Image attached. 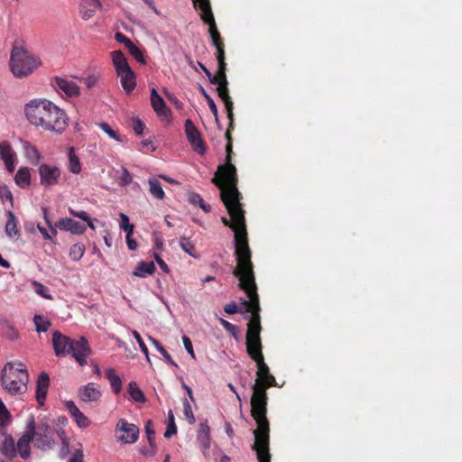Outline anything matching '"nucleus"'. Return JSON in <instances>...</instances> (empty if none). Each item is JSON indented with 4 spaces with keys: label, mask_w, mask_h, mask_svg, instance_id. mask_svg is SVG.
I'll return each instance as SVG.
<instances>
[{
    "label": "nucleus",
    "mask_w": 462,
    "mask_h": 462,
    "mask_svg": "<svg viewBox=\"0 0 462 462\" xmlns=\"http://www.w3.org/2000/svg\"><path fill=\"white\" fill-rule=\"evenodd\" d=\"M212 182L221 189V199L230 216V220L222 217V223L229 226L235 233V255L239 263V252L248 253V259L252 258V252L248 245L247 231L245 226V210L242 208V195L237 189L236 169L234 164L219 165L217 172L212 179Z\"/></svg>",
    "instance_id": "f257e3e1"
},
{
    "label": "nucleus",
    "mask_w": 462,
    "mask_h": 462,
    "mask_svg": "<svg viewBox=\"0 0 462 462\" xmlns=\"http://www.w3.org/2000/svg\"><path fill=\"white\" fill-rule=\"evenodd\" d=\"M248 356L256 363L257 372L255 383L253 385L251 396V415L257 424L254 431V451H269L270 425L266 417L268 396L266 390L276 385L274 376L270 373L268 365L264 362L262 349L248 351Z\"/></svg>",
    "instance_id": "f03ea898"
},
{
    "label": "nucleus",
    "mask_w": 462,
    "mask_h": 462,
    "mask_svg": "<svg viewBox=\"0 0 462 462\" xmlns=\"http://www.w3.org/2000/svg\"><path fill=\"white\" fill-rule=\"evenodd\" d=\"M57 435L58 431L53 420L44 417L36 423L34 417L31 415L27 420L25 431L20 437L23 458L27 459L30 457L31 442L33 443L35 448L42 450L52 449L56 444Z\"/></svg>",
    "instance_id": "7ed1b4c3"
},
{
    "label": "nucleus",
    "mask_w": 462,
    "mask_h": 462,
    "mask_svg": "<svg viewBox=\"0 0 462 462\" xmlns=\"http://www.w3.org/2000/svg\"><path fill=\"white\" fill-rule=\"evenodd\" d=\"M239 263L233 271V274L239 280L238 287L244 291L248 300H243L241 302V313L252 312L254 307L260 305L259 296L257 293V286L254 273V264L252 260L248 259V253L245 251L239 252Z\"/></svg>",
    "instance_id": "20e7f679"
},
{
    "label": "nucleus",
    "mask_w": 462,
    "mask_h": 462,
    "mask_svg": "<svg viewBox=\"0 0 462 462\" xmlns=\"http://www.w3.org/2000/svg\"><path fill=\"white\" fill-rule=\"evenodd\" d=\"M24 113L28 121L45 130L55 131L58 122V106L44 98L31 100L24 106Z\"/></svg>",
    "instance_id": "39448f33"
},
{
    "label": "nucleus",
    "mask_w": 462,
    "mask_h": 462,
    "mask_svg": "<svg viewBox=\"0 0 462 462\" xmlns=\"http://www.w3.org/2000/svg\"><path fill=\"white\" fill-rule=\"evenodd\" d=\"M40 58L29 52L23 46L14 42L9 60L10 70L16 79H24L32 74L40 66Z\"/></svg>",
    "instance_id": "423d86ee"
},
{
    "label": "nucleus",
    "mask_w": 462,
    "mask_h": 462,
    "mask_svg": "<svg viewBox=\"0 0 462 462\" xmlns=\"http://www.w3.org/2000/svg\"><path fill=\"white\" fill-rule=\"evenodd\" d=\"M71 355L80 366L88 365L87 358L92 355V350L86 337L79 340L71 339L60 333V356Z\"/></svg>",
    "instance_id": "0eeeda50"
},
{
    "label": "nucleus",
    "mask_w": 462,
    "mask_h": 462,
    "mask_svg": "<svg viewBox=\"0 0 462 462\" xmlns=\"http://www.w3.org/2000/svg\"><path fill=\"white\" fill-rule=\"evenodd\" d=\"M116 437L118 441L125 444L135 443L139 437V428L125 419H120L116 425Z\"/></svg>",
    "instance_id": "6e6552de"
},
{
    "label": "nucleus",
    "mask_w": 462,
    "mask_h": 462,
    "mask_svg": "<svg viewBox=\"0 0 462 462\" xmlns=\"http://www.w3.org/2000/svg\"><path fill=\"white\" fill-rule=\"evenodd\" d=\"M0 435L3 437V440L0 443V452L7 459L13 460L19 455L23 458L22 446H20V439L15 443L14 439L7 433L6 430H0Z\"/></svg>",
    "instance_id": "1a4fd4ad"
},
{
    "label": "nucleus",
    "mask_w": 462,
    "mask_h": 462,
    "mask_svg": "<svg viewBox=\"0 0 462 462\" xmlns=\"http://www.w3.org/2000/svg\"><path fill=\"white\" fill-rule=\"evenodd\" d=\"M185 134L187 139L189 142L193 151L199 154H204L206 152V144L201 137V134L198 128L195 126L190 119H187L184 124Z\"/></svg>",
    "instance_id": "9d476101"
},
{
    "label": "nucleus",
    "mask_w": 462,
    "mask_h": 462,
    "mask_svg": "<svg viewBox=\"0 0 462 462\" xmlns=\"http://www.w3.org/2000/svg\"><path fill=\"white\" fill-rule=\"evenodd\" d=\"M14 364L7 363L1 374V383L5 389L12 395L23 393V387L20 385L17 378L13 374Z\"/></svg>",
    "instance_id": "9b49d317"
},
{
    "label": "nucleus",
    "mask_w": 462,
    "mask_h": 462,
    "mask_svg": "<svg viewBox=\"0 0 462 462\" xmlns=\"http://www.w3.org/2000/svg\"><path fill=\"white\" fill-rule=\"evenodd\" d=\"M261 323L248 322L245 337L246 352L262 349Z\"/></svg>",
    "instance_id": "f8f14e48"
},
{
    "label": "nucleus",
    "mask_w": 462,
    "mask_h": 462,
    "mask_svg": "<svg viewBox=\"0 0 462 462\" xmlns=\"http://www.w3.org/2000/svg\"><path fill=\"white\" fill-rule=\"evenodd\" d=\"M217 85H218L217 88V95L225 104V107H226V114H227V118H228V120H230V125H232V122L234 120V113H233V109H234L233 106L234 105H233L231 97L229 96V92H228V88H227V87H228L227 78L222 77Z\"/></svg>",
    "instance_id": "ddd939ff"
},
{
    "label": "nucleus",
    "mask_w": 462,
    "mask_h": 462,
    "mask_svg": "<svg viewBox=\"0 0 462 462\" xmlns=\"http://www.w3.org/2000/svg\"><path fill=\"white\" fill-rule=\"evenodd\" d=\"M100 390L94 383H88L79 388L78 396L84 402H98L101 398Z\"/></svg>",
    "instance_id": "4468645a"
},
{
    "label": "nucleus",
    "mask_w": 462,
    "mask_h": 462,
    "mask_svg": "<svg viewBox=\"0 0 462 462\" xmlns=\"http://www.w3.org/2000/svg\"><path fill=\"white\" fill-rule=\"evenodd\" d=\"M64 405L79 428L86 429L90 425L89 419L80 411L73 401H66Z\"/></svg>",
    "instance_id": "2eb2a0df"
},
{
    "label": "nucleus",
    "mask_w": 462,
    "mask_h": 462,
    "mask_svg": "<svg viewBox=\"0 0 462 462\" xmlns=\"http://www.w3.org/2000/svg\"><path fill=\"white\" fill-rule=\"evenodd\" d=\"M151 105L160 117L167 118L171 115V110L155 88L151 90Z\"/></svg>",
    "instance_id": "dca6fc26"
},
{
    "label": "nucleus",
    "mask_w": 462,
    "mask_h": 462,
    "mask_svg": "<svg viewBox=\"0 0 462 462\" xmlns=\"http://www.w3.org/2000/svg\"><path fill=\"white\" fill-rule=\"evenodd\" d=\"M50 385V378L47 373L42 372L36 384L35 398L39 405L43 406Z\"/></svg>",
    "instance_id": "f3484780"
},
{
    "label": "nucleus",
    "mask_w": 462,
    "mask_h": 462,
    "mask_svg": "<svg viewBox=\"0 0 462 462\" xmlns=\"http://www.w3.org/2000/svg\"><path fill=\"white\" fill-rule=\"evenodd\" d=\"M209 426L207 422H203L199 424L198 434H197V442L201 448L203 454L206 456L209 448H210V434H209Z\"/></svg>",
    "instance_id": "a211bd4d"
},
{
    "label": "nucleus",
    "mask_w": 462,
    "mask_h": 462,
    "mask_svg": "<svg viewBox=\"0 0 462 462\" xmlns=\"http://www.w3.org/2000/svg\"><path fill=\"white\" fill-rule=\"evenodd\" d=\"M99 8H101L99 0H81L79 13L83 20H88L94 16Z\"/></svg>",
    "instance_id": "6ab92c4d"
},
{
    "label": "nucleus",
    "mask_w": 462,
    "mask_h": 462,
    "mask_svg": "<svg viewBox=\"0 0 462 462\" xmlns=\"http://www.w3.org/2000/svg\"><path fill=\"white\" fill-rule=\"evenodd\" d=\"M116 74L120 78V82L125 91L131 93L136 86L135 76L132 69L127 68V69L118 71Z\"/></svg>",
    "instance_id": "aec40b11"
},
{
    "label": "nucleus",
    "mask_w": 462,
    "mask_h": 462,
    "mask_svg": "<svg viewBox=\"0 0 462 462\" xmlns=\"http://www.w3.org/2000/svg\"><path fill=\"white\" fill-rule=\"evenodd\" d=\"M60 229L69 231L75 235H80L86 231V226L79 221L65 217L60 219Z\"/></svg>",
    "instance_id": "412c9836"
},
{
    "label": "nucleus",
    "mask_w": 462,
    "mask_h": 462,
    "mask_svg": "<svg viewBox=\"0 0 462 462\" xmlns=\"http://www.w3.org/2000/svg\"><path fill=\"white\" fill-rule=\"evenodd\" d=\"M199 9L201 11V13H200L201 20L209 26V28H208L209 34L210 35L215 34V32L218 33L219 32L217 28V24H216L215 18H214L213 13H212L211 5H209L199 8Z\"/></svg>",
    "instance_id": "4be33fe9"
},
{
    "label": "nucleus",
    "mask_w": 462,
    "mask_h": 462,
    "mask_svg": "<svg viewBox=\"0 0 462 462\" xmlns=\"http://www.w3.org/2000/svg\"><path fill=\"white\" fill-rule=\"evenodd\" d=\"M43 216L48 227L38 225V229L44 239L51 240L57 235L58 222L51 223L46 208H43Z\"/></svg>",
    "instance_id": "5701e85b"
},
{
    "label": "nucleus",
    "mask_w": 462,
    "mask_h": 462,
    "mask_svg": "<svg viewBox=\"0 0 462 462\" xmlns=\"http://www.w3.org/2000/svg\"><path fill=\"white\" fill-rule=\"evenodd\" d=\"M57 167L51 168L46 164H42L40 167V177L41 183L43 185H53L57 182V176L55 171Z\"/></svg>",
    "instance_id": "b1692460"
},
{
    "label": "nucleus",
    "mask_w": 462,
    "mask_h": 462,
    "mask_svg": "<svg viewBox=\"0 0 462 462\" xmlns=\"http://www.w3.org/2000/svg\"><path fill=\"white\" fill-rule=\"evenodd\" d=\"M60 90L68 97H78L80 95V88L73 80L60 79Z\"/></svg>",
    "instance_id": "393cba45"
},
{
    "label": "nucleus",
    "mask_w": 462,
    "mask_h": 462,
    "mask_svg": "<svg viewBox=\"0 0 462 462\" xmlns=\"http://www.w3.org/2000/svg\"><path fill=\"white\" fill-rule=\"evenodd\" d=\"M14 181L21 189L29 187L31 184V173L29 168H20L14 176Z\"/></svg>",
    "instance_id": "a878e982"
},
{
    "label": "nucleus",
    "mask_w": 462,
    "mask_h": 462,
    "mask_svg": "<svg viewBox=\"0 0 462 462\" xmlns=\"http://www.w3.org/2000/svg\"><path fill=\"white\" fill-rule=\"evenodd\" d=\"M116 73L130 68L122 51H114L110 53Z\"/></svg>",
    "instance_id": "bb28decb"
},
{
    "label": "nucleus",
    "mask_w": 462,
    "mask_h": 462,
    "mask_svg": "<svg viewBox=\"0 0 462 462\" xmlns=\"http://www.w3.org/2000/svg\"><path fill=\"white\" fill-rule=\"evenodd\" d=\"M156 268L153 262H140L134 271L133 274L137 277L144 278L155 272Z\"/></svg>",
    "instance_id": "cd10ccee"
},
{
    "label": "nucleus",
    "mask_w": 462,
    "mask_h": 462,
    "mask_svg": "<svg viewBox=\"0 0 462 462\" xmlns=\"http://www.w3.org/2000/svg\"><path fill=\"white\" fill-rule=\"evenodd\" d=\"M68 168L70 172L79 174L81 171V163L79 156L75 152L74 147L68 149Z\"/></svg>",
    "instance_id": "c85d7f7f"
},
{
    "label": "nucleus",
    "mask_w": 462,
    "mask_h": 462,
    "mask_svg": "<svg viewBox=\"0 0 462 462\" xmlns=\"http://www.w3.org/2000/svg\"><path fill=\"white\" fill-rule=\"evenodd\" d=\"M23 147L24 151V155L27 158V160L30 161L32 164H38L41 159V154L38 149L34 145L26 141L23 143Z\"/></svg>",
    "instance_id": "c756f323"
},
{
    "label": "nucleus",
    "mask_w": 462,
    "mask_h": 462,
    "mask_svg": "<svg viewBox=\"0 0 462 462\" xmlns=\"http://www.w3.org/2000/svg\"><path fill=\"white\" fill-rule=\"evenodd\" d=\"M7 217H8V220L5 224L6 235L9 237H14V236H19L20 233H19V229L17 228V226H16V217H15L14 214L11 210H8Z\"/></svg>",
    "instance_id": "7c9ffc66"
},
{
    "label": "nucleus",
    "mask_w": 462,
    "mask_h": 462,
    "mask_svg": "<svg viewBox=\"0 0 462 462\" xmlns=\"http://www.w3.org/2000/svg\"><path fill=\"white\" fill-rule=\"evenodd\" d=\"M106 375L113 391L116 393H120L122 389V381L120 377L116 374V371L113 368H108L106 370Z\"/></svg>",
    "instance_id": "2f4dec72"
},
{
    "label": "nucleus",
    "mask_w": 462,
    "mask_h": 462,
    "mask_svg": "<svg viewBox=\"0 0 462 462\" xmlns=\"http://www.w3.org/2000/svg\"><path fill=\"white\" fill-rule=\"evenodd\" d=\"M128 393L131 398L136 402L143 403L146 402L143 392L140 389L135 382H130L128 384Z\"/></svg>",
    "instance_id": "473e14b6"
},
{
    "label": "nucleus",
    "mask_w": 462,
    "mask_h": 462,
    "mask_svg": "<svg viewBox=\"0 0 462 462\" xmlns=\"http://www.w3.org/2000/svg\"><path fill=\"white\" fill-rule=\"evenodd\" d=\"M11 413L6 408L5 404L0 399V430H6L7 426L11 422Z\"/></svg>",
    "instance_id": "72a5a7b5"
},
{
    "label": "nucleus",
    "mask_w": 462,
    "mask_h": 462,
    "mask_svg": "<svg viewBox=\"0 0 462 462\" xmlns=\"http://www.w3.org/2000/svg\"><path fill=\"white\" fill-rule=\"evenodd\" d=\"M148 183L151 194L158 199H163L165 194L160 181L155 179H149Z\"/></svg>",
    "instance_id": "f704fd0d"
},
{
    "label": "nucleus",
    "mask_w": 462,
    "mask_h": 462,
    "mask_svg": "<svg viewBox=\"0 0 462 462\" xmlns=\"http://www.w3.org/2000/svg\"><path fill=\"white\" fill-rule=\"evenodd\" d=\"M189 201L194 206L198 205L206 213H208L211 210V207L208 204H206L202 197L198 193H189Z\"/></svg>",
    "instance_id": "c9c22d12"
},
{
    "label": "nucleus",
    "mask_w": 462,
    "mask_h": 462,
    "mask_svg": "<svg viewBox=\"0 0 462 462\" xmlns=\"http://www.w3.org/2000/svg\"><path fill=\"white\" fill-rule=\"evenodd\" d=\"M233 129H234V121L232 122V125H230V123L228 124V127L225 134V137L227 140V143L226 145V163L224 165L232 164L231 157H232L233 151H232L231 131Z\"/></svg>",
    "instance_id": "e433bc0d"
},
{
    "label": "nucleus",
    "mask_w": 462,
    "mask_h": 462,
    "mask_svg": "<svg viewBox=\"0 0 462 462\" xmlns=\"http://www.w3.org/2000/svg\"><path fill=\"white\" fill-rule=\"evenodd\" d=\"M33 322L35 325V329L39 333L46 332L51 325L49 319L39 314L34 316Z\"/></svg>",
    "instance_id": "4c0bfd02"
},
{
    "label": "nucleus",
    "mask_w": 462,
    "mask_h": 462,
    "mask_svg": "<svg viewBox=\"0 0 462 462\" xmlns=\"http://www.w3.org/2000/svg\"><path fill=\"white\" fill-rule=\"evenodd\" d=\"M150 342L154 346V347L162 355L165 361L173 366H177L176 362L172 359L171 355L165 350V348L157 341L155 338L149 337Z\"/></svg>",
    "instance_id": "58836bf2"
},
{
    "label": "nucleus",
    "mask_w": 462,
    "mask_h": 462,
    "mask_svg": "<svg viewBox=\"0 0 462 462\" xmlns=\"http://www.w3.org/2000/svg\"><path fill=\"white\" fill-rule=\"evenodd\" d=\"M85 253V245L82 243L74 244L69 250V257L73 261H79Z\"/></svg>",
    "instance_id": "ea45409f"
},
{
    "label": "nucleus",
    "mask_w": 462,
    "mask_h": 462,
    "mask_svg": "<svg viewBox=\"0 0 462 462\" xmlns=\"http://www.w3.org/2000/svg\"><path fill=\"white\" fill-rule=\"evenodd\" d=\"M199 92L204 97V98L206 99L210 111L214 115L216 122L218 123L217 107L213 98L207 93V91L205 90V88L202 86L199 87Z\"/></svg>",
    "instance_id": "a19ab883"
},
{
    "label": "nucleus",
    "mask_w": 462,
    "mask_h": 462,
    "mask_svg": "<svg viewBox=\"0 0 462 462\" xmlns=\"http://www.w3.org/2000/svg\"><path fill=\"white\" fill-rule=\"evenodd\" d=\"M15 378H17L20 385L23 387V393L27 390V383L29 381V374L26 369H16L13 371Z\"/></svg>",
    "instance_id": "79ce46f5"
},
{
    "label": "nucleus",
    "mask_w": 462,
    "mask_h": 462,
    "mask_svg": "<svg viewBox=\"0 0 462 462\" xmlns=\"http://www.w3.org/2000/svg\"><path fill=\"white\" fill-rule=\"evenodd\" d=\"M180 246L181 249L189 254L192 257H197L196 249L194 244L190 241L189 238L180 237Z\"/></svg>",
    "instance_id": "37998d69"
},
{
    "label": "nucleus",
    "mask_w": 462,
    "mask_h": 462,
    "mask_svg": "<svg viewBox=\"0 0 462 462\" xmlns=\"http://www.w3.org/2000/svg\"><path fill=\"white\" fill-rule=\"evenodd\" d=\"M0 158L5 162L14 158L12 147L8 142L0 143Z\"/></svg>",
    "instance_id": "c03bdc74"
},
{
    "label": "nucleus",
    "mask_w": 462,
    "mask_h": 462,
    "mask_svg": "<svg viewBox=\"0 0 462 462\" xmlns=\"http://www.w3.org/2000/svg\"><path fill=\"white\" fill-rule=\"evenodd\" d=\"M79 448H73L68 454H70L67 462H84V453L81 444H78Z\"/></svg>",
    "instance_id": "a18cd8bd"
},
{
    "label": "nucleus",
    "mask_w": 462,
    "mask_h": 462,
    "mask_svg": "<svg viewBox=\"0 0 462 462\" xmlns=\"http://www.w3.org/2000/svg\"><path fill=\"white\" fill-rule=\"evenodd\" d=\"M130 54L140 63L144 64L146 62L143 52L134 43L128 46Z\"/></svg>",
    "instance_id": "49530a36"
},
{
    "label": "nucleus",
    "mask_w": 462,
    "mask_h": 462,
    "mask_svg": "<svg viewBox=\"0 0 462 462\" xmlns=\"http://www.w3.org/2000/svg\"><path fill=\"white\" fill-rule=\"evenodd\" d=\"M183 414L189 424L195 423V416L192 411V408L188 400L183 401Z\"/></svg>",
    "instance_id": "de8ad7c7"
},
{
    "label": "nucleus",
    "mask_w": 462,
    "mask_h": 462,
    "mask_svg": "<svg viewBox=\"0 0 462 462\" xmlns=\"http://www.w3.org/2000/svg\"><path fill=\"white\" fill-rule=\"evenodd\" d=\"M32 284L33 290L35 291V292L37 294L41 295L42 297H43L45 299H51V296L48 293L49 290L46 286H44L43 284H42L41 282H36V281H33L32 282Z\"/></svg>",
    "instance_id": "09e8293b"
},
{
    "label": "nucleus",
    "mask_w": 462,
    "mask_h": 462,
    "mask_svg": "<svg viewBox=\"0 0 462 462\" xmlns=\"http://www.w3.org/2000/svg\"><path fill=\"white\" fill-rule=\"evenodd\" d=\"M144 429L149 445H152V442H155V430L153 429V423L151 420L146 421Z\"/></svg>",
    "instance_id": "8fccbe9b"
},
{
    "label": "nucleus",
    "mask_w": 462,
    "mask_h": 462,
    "mask_svg": "<svg viewBox=\"0 0 462 462\" xmlns=\"http://www.w3.org/2000/svg\"><path fill=\"white\" fill-rule=\"evenodd\" d=\"M70 214L85 221L91 229L94 230L96 228L93 220L86 211L75 212L74 210L70 209Z\"/></svg>",
    "instance_id": "3c124183"
},
{
    "label": "nucleus",
    "mask_w": 462,
    "mask_h": 462,
    "mask_svg": "<svg viewBox=\"0 0 462 462\" xmlns=\"http://www.w3.org/2000/svg\"><path fill=\"white\" fill-rule=\"evenodd\" d=\"M120 218H121L120 227L123 230H125L127 234H133L134 225L129 223L128 217L125 214L121 213L120 214Z\"/></svg>",
    "instance_id": "603ef678"
},
{
    "label": "nucleus",
    "mask_w": 462,
    "mask_h": 462,
    "mask_svg": "<svg viewBox=\"0 0 462 462\" xmlns=\"http://www.w3.org/2000/svg\"><path fill=\"white\" fill-rule=\"evenodd\" d=\"M220 324L223 326V328L228 331L235 338H236L238 328L236 325L228 322L227 320L219 318L218 319Z\"/></svg>",
    "instance_id": "864d4df0"
},
{
    "label": "nucleus",
    "mask_w": 462,
    "mask_h": 462,
    "mask_svg": "<svg viewBox=\"0 0 462 462\" xmlns=\"http://www.w3.org/2000/svg\"><path fill=\"white\" fill-rule=\"evenodd\" d=\"M119 180V184L125 187L133 181V176L126 168H123Z\"/></svg>",
    "instance_id": "5fc2aeb1"
},
{
    "label": "nucleus",
    "mask_w": 462,
    "mask_h": 462,
    "mask_svg": "<svg viewBox=\"0 0 462 462\" xmlns=\"http://www.w3.org/2000/svg\"><path fill=\"white\" fill-rule=\"evenodd\" d=\"M0 198L3 201H9L13 206V195L6 185L0 186Z\"/></svg>",
    "instance_id": "6e6d98bb"
},
{
    "label": "nucleus",
    "mask_w": 462,
    "mask_h": 462,
    "mask_svg": "<svg viewBox=\"0 0 462 462\" xmlns=\"http://www.w3.org/2000/svg\"><path fill=\"white\" fill-rule=\"evenodd\" d=\"M132 128L134 132L137 135H141L143 133V130L145 128V125L143 123V121L139 118H133L132 120Z\"/></svg>",
    "instance_id": "4d7b16f0"
},
{
    "label": "nucleus",
    "mask_w": 462,
    "mask_h": 462,
    "mask_svg": "<svg viewBox=\"0 0 462 462\" xmlns=\"http://www.w3.org/2000/svg\"><path fill=\"white\" fill-rule=\"evenodd\" d=\"M99 127L112 139L119 141V135L117 132L113 130L107 123H101Z\"/></svg>",
    "instance_id": "13d9d810"
},
{
    "label": "nucleus",
    "mask_w": 462,
    "mask_h": 462,
    "mask_svg": "<svg viewBox=\"0 0 462 462\" xmlns=\"http://www.w3.org/2000/svg\"><path fill=\"white\" fill-rule=\"evenodd\" d=\"M133 335H134V338L136 339L141 351L146 356L147 361L150 362L149 351H148V348H147L146 345L144 344L143 340L142 339L141 335L137 331H134Z\"/></svg>",
    "instance_id": "bf43d9fd"
},
{
    "label": "nucleus",
    "mask_w": 462,
    "mask_h": 462,
    "mask_svg": "<svg viewBox=\"0 0 462 462\" xmlns=\"http://www.w3.org/2000/svg\"><path fill=\"white\" fill-rule=\"evenodd\" d=\"M224 310L226 314H229V315L242 312V310H239L237 304L235 301H232L230 303L226 304L224 307Z\"/></svg>",
    "instance_id": "052dcab7"
},
{
    "label": "nucleus",
    "mask_w": 462,
    "mask_h": 462,
    "mask_svg": "<svg viewBox=\"0 0 462 462\" xmlns=\"http://www.w3.org/2000/svg\"><path fill=\"white\" fill-rule=\"evenodd\" d=\"M99 77L95 74L88 75L87 78L83 79V82L87 86L88 88H92L97 82L98 81Z\"/></svg>",
    "instance_id": "680f3d73"
},
{
    "label": "nucleus",
    "mask_w": 462,
    "mask_h": 462,
    "mask_svg": "<svg viewBox=\"0 0 462 462\" xmlns=\"http://www.w3.org/2000/svg\"><path fill=\"white\" fill-rule=\"evenodd\" d=\"M115 39L118 42L125 44L126 48H128V46H130L133 43V42L129 38H127L124 33L120 32H116Z\"/></svg>",
    "instance_id": "e2e57ef3"
},
{
    "label": "nucleus",
    "mask_w": 462,
    "mask_h": 462,
    "mask_svg": "<svg viewBox=\"0 0 462 462\" xmlns=\"http://www.w3.org/2000/svg\"><path fill=\"white\" fill-rule=\"evenodd\" d=\"M182 340L184 347L187 350V352L191 356L192 358H195V353L193 350L191 340L187 336H183Z\"/></svg>",
    "instance_id": "0e129e2a"
},
{
    "label": "nucleus",
    "mask_w": 462,
    "mask_h": 462,
    "mask_svg": "<svg viewBox=\"0 0 462 462\" xmlns=\"http://www.w3.org/2000/svg\"><path fill=\"white\" fill-rule=\"evenodd\" d=\"M258 462H271L270 451H255Z\"/></svg>",
    "instance_id": "69168bd1"
},
{
    "label": "nucleus",
    "mask_w": 462,
    "mask_h": 462,
    "mask_svg": "<svg viewBox=\"0 0 462 462\" xmlns=\"http://www.w3.org/2000/svg\"><path fill=\"white\" fill-rule=\"evenodd\" d=\"M260 310V305L254 307V310L251 312V318L249 322L261 323Z\"/></svg>",
    "instance_id": "338daca9"
},
{
    "label": "nucleus",
    "mask_w": 462,
    "mask_h": 462,
    "mask_svg": "<svg viewBox=\"0 0 462 462\" xmlns=\"http://www.w3.org/2000/svg\"><path fill=\"white\" fill-rule=\"evenodd\" d=\"M176 433H177V426H176L175 422L168 423L166 430L164 432V437L169 439Z\"/></svg>",
    "instance_id": "774afa93"
}]
</instances>
